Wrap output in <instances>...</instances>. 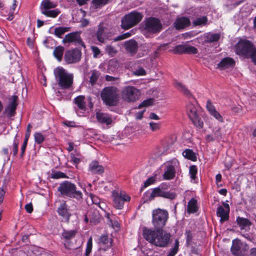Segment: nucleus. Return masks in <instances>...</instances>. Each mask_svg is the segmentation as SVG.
<instances>
[{"label": "nucleus", "mask_w": 256, "mask_h": 256, "mask_svg": "<svg viewBox=\"0 0 256 256\" xmlns=\"http://www.w3.org/2000/svg\"><path fill=\"white\" fill-rule=\"evenodd\" d=\"M236 222L240 230H249L252 224L251 222L248 219L240 216L236 218Z\"/></svg>", "instance_id": "nucleus-26"}, {"label": "nucleus", "mask_w": 256, "mask_h": 256, "mask_svg": "<svg viewBox=\"0 0 256 256\" xmlns=\"http://www.w3.org/2000/svg\"><path fill=\"white\" fill-rule=\"evenodd\" d=\"M132 73L134 76H141L146 75V72L142 68L140 67L135 70H133Z\"/></svg>", "instance_id": "nucleus-53"}, {"label": "nucleus", "mask_w": 256, "mask_h": 256, "mask_svg": "<svg viewBox=\"0 0 256 256\" xmlns=\"http://www.w3.org/2000/svg\"><path fill=\"white\" fill-rule=\"evenodd\" d=\"M51 178L54 179L68 178L66 174L60 171H52L51 174Z\"/></svg>", "instance_id": "nucleus-41"}, {"label": "nucleus", "mask_w": 256, "mask_h": 256, "mask_svg": "<svg viewBox=\"0 0 256 256\" xmlns=\"http://www.w3.org/2000/svg\"><path fill=\"white\" fill-rule=\"evenodd\" d=\"M198 52V50L194 46L186 45V52L185 54H196Z\"/></svg>", "instance_id": "nucleus-50"}, {"label": "nucleus", "mask_w": 256, "mask_h": 256, "mask_svg": "<svg viewBox=\"0 0 256 256\" xmlns=\"http://www.w3.org/2000/svg\"><path fill=\"white\" fill-rule=\"evenodd\" d=\"M142 235L150 244L160 248H166L170 243V233L162 230H152L144 228Z\"/></svg>", "instance_id": "nucleus-1"}, {"label": "nucleus", "mask_w": 256, "mask_h": 256, "mask_svg": "<svg viewBox=\"0 0 256 256\" xmlns=\"http://www.w3.org/2000/svg\"><path fill=\"white\" fill-rule=\"evenodd\" d=\"M198 172V168L196 166H191L189 168V174L192 180H194Z\"/></svg>", "instance_id": "nucleus-45"}, {"label": "nucleus", "mask_w": 256, "mask_h": 256, "mask_svg": "<svg viewBox=\"0 0 256 256\" xmlns=\"http://www.w3.org/2000/svg\"><path fill=\"white\" fill-rule=\"evenodd\" d=\"M190 22L188 18L182 16L176 20L174 23L176 29H183L190 25Z\"/></svg>", "instance_id": "nucleus-22"}, {"label": "nucleus", "mask_w": 256, "mask_h": 256, "mask_svg": "<svg viewBox=\"0 0 256 256\" xmlns=\"http://www.w3.org/2000/svg\"><path fill=\"white\" fill-rule=\"evenodd\" d=\"M112 196L113 198L114 206L116 208L121 210L123 208L124 202H129L130 197L125 192L114 190Z\"/></svg>", "instance_id": "nucleus-10"}, {"label": "nucleus", "mask_w": 256, "mask_h": 256, "mask_svg": "<svg viewBox=\"0 0 256 256\" xmlns=\"http://www.w3.org/2000/svg\"><path fill=\"white\" fill-rule=\"evenodd\" d=\"M146 200L150 201L156 197H162L170 200H174L176 197V194L170 191H164L160 188L150 189L144 193Z\"/></svg>", "instance_id": "nucleus-8"}, {"label": "nucleus", "mask_w": 256, "mask_h": 256, "mask_svg": "<svg viewBox=\"0 0 256 256\" xmlns=\"http://www.w3.org/2000/svg\"><path fill=\"white\" fill-rule=\"evenodd\" d=\"M174 85L176 88L183 92L184 94L188 96H192V94L190 92V90L180 82L176 81L174 82Z\"/></svg>", "instance_id": "nucleus-34"}, {"label": "nucleus", "mask_w": 256, "mask_h": 256, "mask_svg": "<svg viewBox=\"0 0 256 256\" xmlns=\"http://www.w3.org/2000/svg\"><path fill=\"white\" fill-rule=\"evenodd\" d=\"M64 52V48L62 46L56 47L54 50V57L59 61H61Z\"/></svg>", "instance_id": "nucleus-38"}, {"label": "nucleus", "mask_w": 256, "mask_h": 256, "mask_svg": "<svg viewBox=\"0 0 256 256\" xmlns=\"http://www.w3.org/2000/svg\"><path fill=\"white\" fill-rule=\"evenodd\" d=\"M249 58L252 59V62L256 64V47L254 46L252 51L250 53Z\"/></svg>", "instance_id": "nucleus-62"}, {"label": "nucleus", "mask_w": 256, "mask_h": 256, "mask_svg": "<svg viewBox=\"0 0 256 256\" xmlns=\"http://www.w3.org/2000/svg\"><path fill=\"white\" fill-rule=\"evenodd\" d=\"M235 65V61L232 58L226 57L222 58L218 64V68L220 70L232 68Z\"/></svg>", "instance_id": "nucleus-20"}, {"label": "nucleus", "mask_w": 256, "mask_h": 256, "mask_svg": "<svg viewBox=\"0 0 256 256\" xmlns=\"http://www.w3.org/2000/svg\"><path fill=\"white\" fill-rule=\"evenodd\" d=\"M34 141L38 144H42L44 140V136L40 132H36L34 134Z\"/></svg>", "instance_id": "nucleus-44"}, {"label": "nucleus", "mask_w": 256, "mask_h": 256, "mask_svg": "<svg viewBox=\"0 0 256 256\" xmlns=\"http://www.w3.org/2000/svg\"><path fill=\"white\" fill-rule=\"evenodd\" d=\"M18 142H16L15 140L13 143L12 152L14 156H16L18 152Z\"/></svg>", "instance_id": "nucleus-63"}, {"label": "nucleus", "mask_w": 256, "mask_h": 256, "mask_svg": "<svg viewBox=\"0 0 256 256\" xmlns=\"http://www.w3.org/2000/svg\"><path fill=\"white\" fill-rule=\"evenodd\" d=\"M186 45L185 44H179L176 46L174 48V52L175 54H182L185 53L186 52Z\"/></svg>", "instance_id": "nucleus-51"}, {"label": "nucleus", "mask_w": 256, "mask_h": 256, "mask_svg": "<svg viewBox=\"0 0 256 256\" xmlns=\"http://www.w3.org/2000/svg\"><path fill=\"white\" fill-rule=\"evenodd\" d=\"M41 12L47 17L55 18L60 13V12L58 9L56 8L54 10H44Z\"/></svg>", "instance_id": "nucleus-39"}, {"label": "nucleus", "mask_w": 256, "mask_h": 256, "mask_svg": "<svg viewBox=\"0 0 256 256\" xmlns=\"http://www.w3.org/2000/svg\"><path fill=\"white\" fill-rule=\"evenodd\" d=\"M74 102L78 108L83 111L86 110V98L84 96H78L74 100Z\"/></svg>", "instance_id": "nucleus-25"}, {"label": "nucleus", "mask_w": 256, "mask_h": 256, "mask_svg": "<svg viewBox=\"0 0 256 256\" xmlns=\"http://www.w3.org/2000/svg\"><path fill=\"white\" fill-rule=\"evenodd\" d=\"M87 194H88L93 204H100V200L97 196L91 193L89 194L87 193Z\"/></svg>", "instance_id": "nucleus-58"}, {"label": "nucleus", "mask_w": 256, "mask_h": 256, "mask_svg": "<svg viewBox=\"0 0 256 256\" xmlns=\"http://www.w3.org/2000/svg\"><path fill=\"white\" fill-rule=\"evenodd\" d=\"M96 116L98 121L101 124L109 125L112 122V118L106 113L97 112Z\"/></svg>", "instance_id": "nucleus-21"}, {"label": "nucleus", "mask_w": 256, "mask_h": 256, "mask_svg": "<svg viewBox=\"0 0 256 256\" xmlns=\"http://www.w3.org/2000/svg\"><path fill=\"white\" fill-rule=\"evenodd\" d=\"M54 74L59 87L68 89L73 83L74 76L62 67H58L54 70Z\"/></svg>", "instance_id": "nucleus-3"}, {"label": "nucleus", "mask_w": 256, "mask_h": 256, "mask_svg": "<svg viewBox=\"0 0 256 256\" xmlns=\"http://www.w3.org/2000/svg\"><path fill=\"white\" fill-rule=\"evenodd\" d=\"M210 115L213 116L218 122H224V118H223L222 116L217 110L212 113L210 114Z\"/></svg>", "instance_id": "nucleus-56"}, {"label": "nucleus", "mask_w": 256, "mask_h": 256, "mask_svg": "<svg viewBox=\"0 0 256 256\" xmlns=\"http://www.w3.org/2000/svg\"><path fill=\"white\" fill-rule=\"evenodd\" d=\"M254 46L249 40H241L238 42L235 46V52L237 54L249 58Z\"/></svg>", "instance_id": "nucleus-9"}, {"label": "nucleus", "mask_w": 256, "mask_h": 256, "mask_svg": "<svg viewBox=\"0 0 256 256\" xmlns=\"http://www.w3.org/2000/svg\"><path fill=\"white\" fill-rule=\"evenodd\" d=\"M30 136H28V134H25L24 140L23 144L21 148H20V150H21L20 156L21 157H22L24 154V153L26 150V146L28 144V140Z\"/></svg>", "instance_id": "nucleus-48"}, {"label": "nucleus", "mask_w": 256, "mask_h": 256, "mask_svg": "<svg viewBox=\"0 0 256 256\" xmlns=\"http://www.w3.org/2000/svg\"><path fill=\"white\" fill-rule=\"evenodd\" d=\"M200 10L198 8L195 9V14L196 18L192 20V24L194 26H206L208 22V18L206 16H200L198 14L200 13Z\"/></svg>", "instance_id": "nucleus-19"}, {"label": "nucleus", "mask_w": 256, "mask_h": 256, "mask_svg": "<svg viewBox=\"0 0 256 256\" xmlns=\"http://www.w3.org/2000/svg\"><path fill=\"white\" fill-rule=\"evenodd\" d=\"M118 67V64L116 60L112 59L109 60L107 66V72L111 73L115 72Z\"/></svg>", "instance_id": "nucleus-35"}, {"label": "nucleus", "mask_w": 256, "mask_h": 256, "mask_svg": "<svg viewBox=\"0 0 256 256\" xmlns=\"http://www.w3.org/2000/svg\"><path fill=\"white\" fill-rule=\"evenodd\" d=\"M112 242V239L108 238V235L101 236L98 242L99 249L104 251L106 250L111 247Z\"/></svg>", "instance_id": "nucleus-18"}, {"label": "nucleus", "mask_w": 256, "mask_h": 256, "mask_svg": "<svg viewBox=\"0 0 256 256\" xmlns=\"http://www.w3.org/2000/svg\"><path fill=\"white\" fill-rule=\"evenodd\" d=\"M156 182V176H153L148 178L144 183L142 188H146L149 186L154 184Z\"/></svg>", "instance_id": "nucleus-49"}, {"label": "nucleus", "mask_w": 256, "mask_h": 256, "mask_svg": "<svg viewBox=\"0 0 256 256\" xmlns=\"http://www.w3.org/2000/svg\"><path fill=\"white\" fill-rule=\"evenodd\" d=\"M70 161L73 163L74 164L77 166L80 162V159L75 156L74 154L72 153L70 154Z\"/></svg>", "instance_id": "nucleus-60"}, {"label": "nucleus", "mask_w": 256, "mask_h": 256, "mask_svg": "<svg viewBox=\"0 0 256 256\" xmlns=\"http://www.w3.org/2000/svg\"><path fill=\"white\" fill-rule=\"evenodd\" d=\"M124 46L127 51L135 53L138 48V44L136 40H131L125 42Z\"/></svg>", "instance_id": "nucleus-28"}, {"label": "nucleus", "mask_w": 256, "mask_h": 256, "mask_svg": "<svg viewBox=\"0 0 256 256\" xmlns=\"http://www.w3.org/2000/svg\"><path fill=\"white\" fill-rule=\"evenodd\" d=\"M106 52L110 56H114L117 52L116 48L111 45H107L106 46Z\"/></svg>", "instance_id": "nucleus-47"}, {"label": "nucleus", "mask_w": 256, "mask_h": 256, "mask_svg": "<svg viewBox=\"0 0 256 256\" xmlns=\"http://www.w3.org/2000/svg\"><path fill=\"white\" fill-rule=\"evenodd\" d=\"M220 37V35L218 33L209 32L206 36V40L208 42H213L218 41Z\"/></svg>", "instance_id": "nucleus-36"}, {"label": "nucleus", "mask_w": 256, "mask_h": 256, "mask_svg": "<svg viewBox=\"0 0 256 256\" xmlns=\"http://www.w3.org/2000/svg\"><path fill=\"white\" fill-rule=\"evenodd\" d=\"M140 90L133 86H126L122 91V99L127 102H134L140 96Z\"/></svg>", "instance_id": "nucleus-11"}, {"label": "nucleus", "mask_w": 256, "mask_h": 256, "mask_svg": "<svg viewBox=\"0 0 256 256\" xmlns=\"http://www.w3.org/2000/svg\"><path fill=\"white\" fill-rule=\"evenodd\" d=\"M77 231L76 230H63L62 236L66 240H70L75 237Z\"/></svg>", "instance_id": "nucleus-33"}, {"label": "nucleus", "mask_w": 256, "mask_h": 256, "mask_svg": "<svg viewBox=\"0 0 256 256\" xmlns=\"http://www.w3.org/2000/svg\"><path fill=\"white\" fill-rule=\"evenodd\" d=\"M142 14L136 12H132L125 15L122 19L121 26L123 29L128 30L140 22Z\"/></svg>", "instance_id": "nucleus-7"}, {"label": "nucleus", "mask_w": 256, "mask_h": 256, "mask_svg": "<svg viewBox=\"0 0 256 256\" xmlns=\"http://www.w3.org/2000/svg\"><path fill=\"white\" fill-rule=\"evenodd\" d=\"M198 210L197 206V200L192 198L188 202V212L189 214L194 213L197 212Z\"/></svg>", "instance_id": "nucleus-31"}, {"label": "nucleus", "mask_w": 256, "mask_h": 256, "mask_svg": "<svg viewBox=\"0 0 256 256\" xmlns=\"http://www.w3.org/2000/svg\"><path fill=\"white\" fill-rule=\"evenodd\" d=\"M92 238L90 237L88 238V240L87 242V244H86V252H85L86 256H89L90 254L92 252Z\"/></svg>", "instance_id": "nucleus-46"}, {"label": "nucleus", "mask_w": 256, "mask_h": 256, "mask_svg": "<svg viewBox=\"0 0 256 256\" xmlns=\"http://www.w3.org/2000/svg\"><path fill=\"white\" fill-rule=\"evenodd\" d=\"M58 214L62 216L66 221L68 222L71 214L69 212L68 206L65 202L60 204L58 208Z\"/></svg>", "instance_id": "nucleus-23"}, {"label": "nucleus", "mask_w": 256, "mask_h": 256, "mask_svg": "<svg viewBox=\"0 0 256 256\" xmlns=\"http://www.w3.org/2000/svg\"><path fill=\"white\" fill-rule=\"evenodd\" d=\"M62 42L65 43H74L77 46H80L85 48V45L82 41L80 34L78 32H73L66 34L62 40Z\"/></svg>", "instance_id": "nucleus-16"}, {"label": "nucleus", "mask_w": 256, "mask_h": 256, "mask_svg": "<svg viewBox=\"0 0 256 256\" xmlns=\"http://www.w3.org/2000/svg\"><path fill=\"white\" fill-rule=\"evenodd\" d=\"M163 178L165 180H171L174 178L176 174L181 172L179 161L176 158L166 162L164 164Z\"/></svg>", "instance_id": "nucleus-4"}, {"label": "nucleus", "mask_w": 256, "mask_h": 256, "mask_svg": "<svg viewBox=\"0 0 256 256\" xmlns=\"http://www.w3.org/2000/svg\"><path fill=\"white\" fill-rule=\"evenodd\" d=\"M248 250L247 244L242 243L240 240L236 238L232 240L230 252L234 256H245Z\"/></svg>", "instance_id": "nucleus-13"}, {"label": "nucleus", "mask_w": 256, "mask_h": 256, "mask_svg": "<svg viewBox=\"0 0 256 256\" xmlns=\"http://www.w3.org/2000/svg\"><path fill=\"white\" fill-rule=\"evenodd\" d=\"M96 36L98 40L100 42L103 43L106 40L104 30L102 28H99L98 30Z\"/></svg>", "instance_id": "nucleus-43"}, {"label": "nucleus", "mask_w": 256, "mask_h": 256, "mask_svg": "<svg viewBox=\"0 0 256 256\" xmlns=\"http://www.w3.org/2000/svg\"><path fill=\"white\" fill-rule=\"evenodd\" d=\"M144 28L150 32L156 33L160 30L162 24L158 19L149 18L145 21Z\"/></svg>", "instance_id": "nucleus-14"}, {"label": "nucleus", "mask_w": 256, "mask_h": 256, "mask_svg": "<svg viewBox=\"0 0 256 256\" xmlns=\"http://www.w3.org/2000/svg\"><path fill=\"white\" fill-rule=\"evenodd\" d=\"M90 82L92 86L95 85L100 76V73L99 71L96 70H92L90 72Z\"/></svg>", "instance_id": "nucleus-30"}, {"label": "nucleus", "mask_w": 256, "mask_h": 256, "mask_svg": "<svg viewBox=\"0 0 256 256\" xmlns=\"http://www.w3.org/2000/svg\"><path fill=\"white\" fill-rule=\"evenodd\" d=\"M91 49L93 53V56L94 58H98L100 54V50L96 46H92Z\"/></svg>", "instance_id": "nucleus-59"}, {"label": "nucleus", "mask_w": 256, "mask_h": 256, "mask_svg": "<svg viewBox=\"0 0 256 256\" xmlns=\"http://www.w3.org/2000/svg\"><path fill=\"white\" fill-rule=\"evenodd\" d=\"M206 108L210 114L216 110L210 100H207Z\"/></svg>", "instance_id": "nucleus-54"}, {"label": "nucleus", "mask_w": 256, "mask_h": 256, "mask_svg": "<svg viewBox=\"0 0 256 256\" xmlns=\"http://www.w3.org/2000/svg\"><path fill=\"white\" fill-rule=\"evenodd\" d=\"M182 156L192 161L195 162L196 160V156L195 153L190 149H186L182 152Z\"/></svg>", "instance_id": "nucleus-37"}, {"label": "nucleus", "mask_w": 256, "mask_h": 256, "mask_svg": "<svg viewBox=\"0 0 256 256\" xmlns=\"http://www.w3.org/2000/svg\"><path fill=\"white\" fill-rule=\"evenodd\" d=\"M110 0H92V7L94 9L101 8L104 6Z\"/></svg>", "instance_id": "nucleus-40"}, {"label": "nucleus", "mask_w": 256, "mask_h": 256, "mask_svg": "<svg viewBox=\"0 0 256 256\" xmlns=\"http://www.w3.org/2000/svg\"><path fill=\"white\" fill-rule=\"evenodd\" d=\"M214 136L217 140H220L222 138V134L220 128L214 132Z\"/></svg>", "instance_id": "nucleus-61"}, {"label": "nucleus", "mask_w": 256, "mask_h": 256, "mask_svg": "<svg viewBox=\"0 0 256 256\" xmlns=\"http://www.w3.org/2000/svg\"><path fill=\"white\" fill-rule=\"evenodd\" d=\"M18 98L16 96H13L10 99L9 104L5 110V112L8 117L13 116L15 114V111L18 105Z\"/></svg>", "instance_id": "nucleus-17"}, {"label": "nucleus", "mask_w": 256, "mask_h": 256, "mask_svg": "<svg viewBox=\"0 0 256 256\" xmlns=\"http://www.w3.org/2000/svg\"><path fill=\"white\" fill-rule=\"evenodd\" d=\"M81 56V51L78 48H74L66 52L64 60L68 64L76 63L80 60Z\"/></svg>", "instance_id": "nucleus-15"}, {"label": "nucleus", "mask_w": 256, "mask_h": 256, "mask_svg": "<svg viewBox=\"0 0 256 256\" xmlns=\"http://www.w3.org/2000/svg\"><path fill=\"white\" fill-rule=\"evenodd\" d=\"M130 36V33L126 32L124 34L118 36L116 37H115L114 38V42L120 41V40H124L125 38H128L129 36Z\"/></svg>", "instance_id": "nucleus-57"}, {"label": "nucleus", "mask_w": 256, "mask_h": 256, "mask_svg": "<svg viewBox=\"0 0 256 256\" xmlns=\"http://www.w3.org/2000/svg\"><path fill=\"white\" fill-rule=\"evenodd\" d=\"M89 170L94 174H102L104 172V168L98 161H93L89 165Z\"/></svg>", "instance_id": "nucleus-24"}, {"label": "nucleus", "mask_w": 256, "mask_h": 256, "mask_svg": "<svg viewBox=\"0 0 256 256\" xmlns=\"http://www.w3.org/2000/svg\"><path fill=\"white\" fill-rule=\"evenodd\" d=\"M70 30V27L58 26L54 28V34L58 38H62V36L65 32H68Z\"/></svg>", "instance_id": "nucleus-32"}, {"label": "nucleus", "mask_w": 256, "mask_h": 256, "mask_svg": "<svg viewBox=\"0 0 256 256\" xmlns=\"http://www.w3.org/2000/svg\"><path fill=\"white\" fill-rule=\"evenodd\" d=\"M229 212L224 209L222 206H219L216 210L217 216L220 217V222L222 223L228 220Z\"/></svg>", "instance_id": "nucleus-27"}, {"label": "nucleus", "mask_w": 256, "mask_h": 256, "mask_svg": "<svg viewBox=\"0 0 256 256\" xmlns=\"http://www.w3.org/2000/svg\"><path fill=\"white\" fill-rule=\"evenodd\" d=\"M179 242L178 240H176L175 242L174 246L172 248L166 256H174L178 252V250Z\"/></svg>", "instance_id": "nucleus-42"}, {"label": "nucleus", "mask_w": 256, "mask_h": 256, "mask_svg": "<svg viewBox=\"0 0 256 256\" xmlns=\"http://www.w3.org/2000/svg\"><path fill=\"white\" fill-rule=\"evenodd\" d=\"M154 100L152 98H148L144 100L140 105L138 108H139L144 106H148L152 105L153 104Z\"/></svg>", "instance_id": "nucleus-52"}, {"label": "nucleus", "mask_w": 256, "mask_h": 256, "mask_svg": "<svg viewBox=\"0 0 256 256\" xmlns=\"http://www.w3.org/2000/svg\"><path fill=\"white\" fill-rule=\"evenodd\" d=\"M149 124L150 130L154 132L157 131L160 128V123H156L152 122L149 123Z\"/></svg>", "instance_id": "nucleus-55"}, {"label": "nucleus", "mask_w": 256, "mask_h": 256, "mask_svg": "<svg viewBox=\"0 0 256 256\" xmlns=\"http://www.w3.org/2000/svg\"><path fill=\"white\" fill-rule=\"evenodd\" d=\"M58 6L56 2H54L50 0H43L40 6V11L48 10L50 8H55Z\"/></svg>", "instance_id": "nucleus-29"}, {"label": "nucleus", "mask_w": 256, "mask_h": 256, "mask_svg": "<svg viewBox=\"0 0 256 256\" xmlns=\"http://www.w3.org/2000/svg\"><path fill=\"white\" fill-rule=\"evenodd\" d=\"M199 106L196 102L192 103L190 102L186 106V111L190 118L192 120L193 123L198 126L200 128L203 126L204 122L202 120L199 118L198 114V108Z\"/></svg>", "instance_id": "nucleus-12"}, {"label": "nucleus", "mask_w": 256, "mask_h": 256, "mask_svg": "<svg viewBox=\"0 0 256 256\" xmlns=\"http://www.w3.org/2000/svg\"><path fill=\"white\" fill-rule=\"evenodd\" d=\"M168 218V213L166 210L156 208L152 212V224L154 230H162L165 226Z\"/></svg>", "instance_id": "nucleus-5"}, {"label": "nucleus", "mask_w": 256, "mask_h": 256, "mask_svg": "<svg viewBox=\"0 0 256 256\" xmlns=\"http://www.w3.org/2000/svg\"><path fill=\"white\" fill-rule=\"evenodd\" d=\"M101 97L104 102L109 106H116L118 102V90L114 86L104 88L101 92Z\"/></svg>", "instance_id": "nucleus-6"}, {"label": "nucleus", "mask_w": 256, "mask_h": 256, "mask_svg": "<svg viewBox=\"0 0 256 256\" xmlns=\"http://www.w3.org/2000/svg\"><path fill=\"white\" fill-rule=\"evenodd\" d=\"M58 190L64 197L75 198L78 201L82 199V192L78 190L76 184L70 181L66 180L61 183L58 188Z\"/></svg>", "instance_id": "nucleus-2"}, {"label": "nucleus", "mask_w": 256, "mask_h": 256, "mask_svg": "<svg viewBox=\"0 0 256 256\" xmlns=\"http://www.w3.org/2000/svg\"><path fill=\"white\" fill-rule=\"evenodd\" d=\"M25 209L28 213H32L33 211V206L32 203L27 204L25 206Z\"/></svg>", "instance_id": "nucleus-64"}]
</instances>
